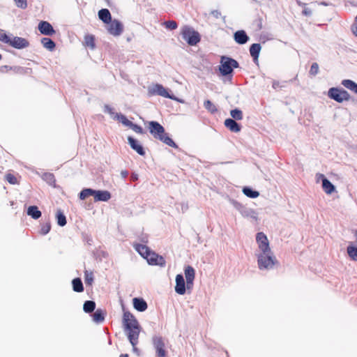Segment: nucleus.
Returning <instances> with one entry per match:
<instances>
[{"instance_id":"6e6d98bb","label":"nucleus","mask_w":357,"mask_h":357,"mask_svg":"<svg viewBox=\"0 0 357 357\" xmlns=\"http://www.w3.org/2000/svg\"><path fill=\"white\" fill-rule=\"evenodd\" d=\"M120 357H129V356L127 354H122L120 355Z\"/></svg>"},{"instance_id":"dca6fc26","label":"nucleus","mask_w":357,"mask_h":357,"mask_svg":"<svg viewBox=\"0 0 357 357\" xmlns=\"http://www.w3.org/2000/svg\"><path fill=\"white\" fill-rule=\"evenodd\" d=\"M175 291L180 295H183L185 293V284L183 276L178 274L176 276V286Z\"/></svg>"},{"instance_id":"79ce46f5","label":"nucleus","mask_w":357,"mask_h":357,"mask_svg":"<svg viewBox=\"0 0 357 357\" xmlns=\"http://www.w3.org/2000/svg\"><path fill=\"white\" fill-rule=\"evenodd\" d=\"M84 279L86 284L91 285L93 282V275L92 272L85 271Z\"/></svg>"},{"instance_id":"09e8293b","label":"nucleus","mask_w":357,"mask_h":357,"mask_svg":"<svg viewBox=\"0 0 357 357\" xmlns=\"http://www.w3.org/2000/svg\"><path fill=\"white\" fill-rule=\"evenodd\" d=\"M121 174L122 177L125 178L128 176V172L126 170H123V171H121Z\"/></svg>"},{"instance_id":"3c124183","label":"nucleus","mask_w":357,"mask_h":357,"mask_svg":"<svg viewBox=\"0 0 357 357\" xmlns=\"http://www.w3.org/2000/svg\"><path fill=\"white\" fill-rule=\"evenodd\" d=\"M131 179L132 181H137L138 179V175L135 174H132L131 175Z\"/></svg>"},{"instance_id":"ea45409f","label":"nucleus","mask_w":357,"mask_h":357,"mask_svg":"<svg viewBox=\"0 0 357 357\" xmlns=\"http://www.w3.org/2000/svg\"><path fill=\"white\" fill-rule=\"evenodd\" d=\"M342 85L344 86L346 89L350 90L351 91L353 90L356 83L351 79H343L341 82Z\"/></svg>"},{"instance_id":"f257e3e1","label":"nucleus","mask_w":357,"mask_h":357,"mask_svg":"<svg viewBox=\"0 0 357 357\" xmlns=\"http://www.w3.org/2000/svg\"><path fill=\"white\" fill-rule=\"evenodd\" d=\"M123 322L128 335V338L133 349L136 350V345L138 344L140 333V326L134 315L130 312H125L123 313Z\"/></svg>"},{"instance_id":"58836bf2","label":"nucleus","mask_w":357,"mask_h":357,"mask_svg":"<svg viewBox=\"0 0 357 357\" xmlns=\"http://www.w3.org/2000/svg\"><path fill=\"white\" fill-rule=\"evenodd\" d=\"M162 25L167 29L174 30L177 29L178 24L174 20L165 21L162 23Z\"/></svg>"},{"instance_id":"13d9d810","label":"nucleus","mask_w":357,"mask_h":357,"mask_svg":"<svg viewBox=\"0 0 357 357\" xmlns=\"http://www.w3.org/2000/svg\"><path fill=\"white\" fill-rule=\"evenodd\" d=\"M354 235H355V237H356V242H357V230H356V231H354Z\"/></svg>"},{"instance_id":"393cba45","label":"nucleus","mask_w":357,"mask_h":357,"mask_svg":"<svg viewBox=\"0 0 357 357\" xmlns=\"http://www.w3.org/2000/svg\"><path fill=\"white\" fill-rule=\"evenodd\" d=\"M84 45L86 47L93 50L96 47L95 37L91 34H87L84 38Z\"/></svg>"},{"instance_id":"aec40b11","label":"nucleus","mask_w":357,"mask_h":357,"mask_svg":"<svg viewBox=\"0 0 357 357\" xmlns=\"http://www.w3.org/2000/svg\"><path fill=\"white\" fill-rule=\"evenodd\" d=\"M135 250L144 258L145 259L149 252L151 251L149 247L145 245L140 243H133L132 245Z\"/></svg>"},{"instance_id":"4c0bfd02","label":"nucleus","mask_w":357,"mask_h":357,"mask_svg":"<svg viewBox=\"0 0 357 357\" xmlns=\"http://www.w3.org/2000/svg\"><path fill=\"white\" fill-rule=\"evenodd\" d=\"M57 223L59 225L63 227L66 225V218L63 213L59 211L56 213Z\"/></svg>"},{"instance_id":"412c9836","label":"nucleus","mask_w":357,"mask_h":357,"mask_svg":"<svg viewBox=\"0 0 357 357\" xmlns=\"http://www.w3.org/2000/svg\"><path fill=\"white\" fill-rule=\"evenodd\" d=\"M133 306L139 312H144L147 309L146 302L141 298H134L132 299Z\"/></svg>"},{"instance_id":"37998d69","label":"nucleus","mask_w":357,"mask_h":357,"mask_svg":"<svg viewBox=\"0 0 357 357\" xmlns=\"http://www.w3.org/2000/svg\"><path fill=\"white\" fill-rule=\"evenodd\" d=\"M10 39V37L8 36L3 30L0 29V40L6 44H8Z\"/></svg>"},{"instance_id":"2eb2a0df","label":"nucleus","mask_w":357,"mask_h":357,"mask_svg":"<svg viewBox=\"0 0 357 357\" xmlns=\"http://www.w3.org/2000/svg\"><path fill=\"white\" fill-rule=\"evenodd\" d=\"M38 29L42 34L47 36H52L55 33L52 26L46 21H42L39 23Z\"/></svg>"},{"instance_id":"8fccbe9b","label":"nucleus","mask_w":357,"mask_h":357,"mask_svg":"<svg viewBox=\"0 0 357 357\" xmlns=\"http://www.w3.org/2000/svg\"><path fill=\"white\" fill-rule=\"evenodd\" d=\"M314 75L317 74L318 73V65L316 63H314Z\"/></svg>"},{"instance_id":"5701e85b","label":"nucleus","mask_w":357,"mask_h":357,"mask_svg":"<svg viewBox=\"0 0 357 357\" xmlns=\"http://www.w3.org/2000/svg\"><path fill=\"white\" fill-rule=\"evenodd\" d=\"M98 17L104 23H109L112 20L111 13L107 8L98 11Z\"/></svg>"},{"instance_id":"6e6552de","label":"nucleus","mask_w":357,"mask_h":357,"mask_svg":"<svg viewBox=\"0 0 357 357\" xmlns=\"http://www.w3.org/2000/svg\"><path fill=\"white\" fill-rule=\"evenodd\" d=\"M107 26V30L109 34L114 36H119L123 31V25L118 20H111Z\"/></svg>"},{"instance_id":"4be33fe9","label":"nucleus","mask_w":357,"mask_h":357,"mask_svg":"<svg viewBox=\"0 0 357 357\" xmlns=\"http://www.w3.org/2000/svg\"><path fill=\"white\" fill-rule=\"evenodd\" d=\"M248 38H249L247 36L246 33L243 30L237 31L234 33V40L237 43L240 45L246 43L247 41L248 40Z\"/></svg>"},{"instance_id":"49530a36","label":"nucleus","mask_w":357,"mask_h":357,"mask_svg":"<svg viewBox=\"0 0 357 357\" xmlns=\"http://www.w3.org/2000/svg\"><path fill=\"white\" fill-rule=\"evenodd\" d=\"M351 31L354 33V35L357 37V22H356V20H354V24L351 25Z\"/></svg>"},{"instance_id":"f03ea898","label":"nucleus","mask_w":357,"mask_h":357,"mask_svg":"<svg viewBox=\"0 0 357 357\" xmlns=\"http://www.w3.org/2000/svg\"><path fill=\"white\" fill-rule=\"evenodd\" d=\"M149 130L154 138L160 140L171 147H177L176 143L167 135L163 126L158 122L153 121L149 122Z\"/></svg>"},{"instance_id":"b1692460","label":"nucleus","mask_w":357,"mask_h":357,"mask_svg":"<svg viewBox=\"0 0 357 357\" xmlns=\"http://www.w3.org/2000/svg\"><path fill=\"white\" fill-rule=\"evenodd\" d=\"M261 45L259 43H254L250 47V53L254 61H257L261 51Z\"/></svg>"},{"instance_id":"1a4fd4ad","label":"nucleus","mask_w":357,"mask_h":357,"mask_svg":"<svg viewBox=\"0 0 357 357\" xmlns=\"http://www.w3.org/2000/svg\"><path fill=\"white\" fill-rule=\"evenodd\" d=\"M256 241L257 243L259 249L261 252H269L271 250L269 245V241L264 233H257L256 236Z\"/></svg>"},{"instance_id":"423d86ee","label":"nucleus","mask_w":357,"mask_h":357,"mask_svg":"<svg viewBox=\"0 0 357 357\" xmlns=\"http://www.w3.org/2000/svg\"><path fill=\"white\" fill-rule=\"evenodd\" d=\"M328 96L331 99L340 103L349 101L351 99L350 94L346 90L338 87L331 88L328 90Z\"/></svg>"},{"instance_id":"4468645a","label":"nucleus","mask_w":357,"mask_h":357,"mask_svg":"<svg viewBox=\"0 0 357 357\" xmlns=\"http://www.w3.org/2000/svg\"><path fill=\"white\" fill-rule=\"evenodd\" d=\"M186 279V286L188 289L192 287L195 276V269L191 266H187L184 270Z\"/></svg>"},{"instance_id":"5fc2aeb1","label":"nucleus","mask_w":357,"mask_h":357,"mask_svg":"<svg viewBox=\"0 0 357 357\" xmlns=\"http://www.w3.org/2000/svg\"><path fill=\"white\" fill-rule=\"evenodd\" d=\"M351 91L354 92V93L357 94V84H356V86H354V88L353 89V90Z\"/></svg>"},{"instance_id":"c03bdc74","label":"nucleus","mask_w":357,"mask_h":357,"mask_svg":"<svg viewBox=\"0 0 357 357\" xmlns=\"http://www.w3.org/2000/svg\"><path fill=\"white\" fill-rule=\"evenodd\" d=\"M129 128H130L136 133H138V134H143L144 133L143 128L140 126L135 124L132 122L130 124V126H129Z\"/></svg>"},{"instance_id":"f3484780","label":"nucleus","mask_w":357,"mask_h":357,"mask_svg":"<svg viewBox=\"0 0 357 357\" xmlns=\"http://www.w3.org/2000/svg\"><path fill=\"white\" fill-rule=\"evenodd\" d=\"M93 197L95 202H107L111 198V194L107 190H95Z\"/></svg>"},{"instance_id":"39448f33","label":"nucleus","mask_w":357,"mask_h":357,"mask_svg":"<svg viewBox=\"0 0 357 357\" xmlns=\"http://www.w3.org/2000/svg\"><path fill=\"white\" fill-rule=\"evenodd\" d=\"M181 35L187 43L192 46L196 45L201 40L199 33L188 26L182 27Z\"/></svg>"},{"instance_id":"a211bd4d","label":"nucleus","mask_w":357,"mask_h":357,"mask_svg":"<svg viewBox=\"0 0 357 357\" xmlns=\"http://www.w3.org/2000/svg\"><path fill=\"white\" fill-rule=\"evenodd\" d=\"M128 143H129L130 147L133 150H135L138 154H139L140 155H145V151H144L142 146L141 144H139V142L136 139H135L132 137H128Z\"/></svg>"},{"instance_id":"20e7f679","label":"nucleus","mask_w":357,"mask_h":357,"mask_svg":"<svg viewBox=\"0 0 357 357\" xmlns=\"http://www.w3.org/2000/svg\"><path fill=\"white\" fill-rule=\"evenodd\" d=\"M238 66V63L235 59L222 56L220 59L219 70L222 76H227L231 75L234 68H237Z\"/></svg>"},{"instance_id":"603ef678","label":"nucleus","mask_w":357,"mask_h":357,"mask_svg":"<svg viewBox=\"0 0 357 357\" xmlns=\"http://www.w3.org/2000/svg\"><path fill=\"white\" fill-rule=\"evenodd\" d=\"M3 69H5V70H6V71H8V70H12V69H13V68H12V67H8V66H3V67L1 68V71H3Z\"/></svg>"},{"instance_id":"72a5a7b5","label":"nucleus","mask_w":357,"mask_h":357,"mask_svg":"<svg viewBox=\"0 0 357 357\" xmlns=\"http://www.w3.org/2000/svg\"><path fill=\"white\" fill-rule=\"evenodd\" d=\"M205 109L211 114H215L218 112L216 106L209 100H206L204 102Z\"/></svg>"},{"instance_id":"e433bc0d","label":"nucleus","mask_w":357,"mask_h":357,"mask_svg":"<svg viewBox=\"0 0 357 357\" xmlns=\"http://www.w3.org/2000/svg\"><path fill=\"white\" fill-rule=\"evenodd\" d=\"M5 179L12 185L19 184L20 181L18 178L11 173H8L5 176Z\"/></svg>"},{"instance_id":"a878e982","label":"nucleus","mask_w":357,"mask_h":357,"mask_svg":"<svg viewBox=\"0 0 357 357\" xmlns=\"http://www.w3.org/2000/svg\"><path fill=\"white\" fill-rule=\"evenodd\" d=\"M27 215L37 220L41 216V212L36 206H31L27 209Z\"/></svg>"},{"instance_id":"a18cd8bd","label":"nucleus","mask_w":357,"mask_h":357,"mask_svg":"<svg viewBox=\"0 0 357 357\" xmlns=\"http://www.w3.org/2000/svg\"><path fill=\"white\" fill-rule=\"evenodd\" d=\"M15 2L19 8H25L27 6L26 0H15Z\"/></svg>"},{"instance_id":"9b49d317","label":"nucleus","mask_w":357,"mask_h":357,"mask_svg":"<svg viewBox=\"0 0 357 357\" xmlns=\"http://www.w3.org/2000/svg\"><path fill=\"white\" fill-rule=\"evenodd\" d=\"M149 93L151 95H159L165 98H171V96L169 94L167 90L162 84H154L151 88L149 89Z\"/></svg>"},{"instance_id":"9d476101","label":"nucleus","mask_w":357,"mask_h":357,"mask_svg":"<svg viewBox=\"0 0 357 357\" xmlns=\"http://www.w3.org/2000/svg\"><path fill=\"white\" fill-rule=\"evenodd\" d=\"M148 264L152 266H159L163 267L165 266L166 261L164 257L153 251H151L148 256L145 258Z\"/></svg>"},{"instance_id":"c756f323","label":"nucleus","mask_w":357,"mask_h":357,"mask_svg":"<svg viewBox=\"0 0 357 357\" xmlns=\"http://www.w3.org/2000/svg\"><path fill=\"white\" fill-rule=\"evenodd\" d=\"M96 308V303L93 301H86L84 303L83 310L86 313H91L94 311Z\"/></svg>"},{"instance_id":"c85d7f7f","label":"nucleus","mask_w":357,"mask_h":357,"mask_svg":"<svg viewBox=\"0 0 357 357\" xmlns=\"http://www.w3.org/2000/svg\"><path fill=\"white\" fill-rule=\"evenodd\" d=\"M41 43L43 47L50 51H52L55 48L54 42L49 38H43L41 39Z\"/></svg>"},{"instance_id":"ddd939ff","label":"nucleus","mask_w":357,"mask_h":357,"mask_svg":"<svg viewBox=\"0 0 357 357\" xmlns=\"http://www.w3.org/2000/svg\"><path fill=\"white\" fill-rule=\"evenodd\" d=\"M8 45L17 49H22L27 47L29 43L25 38L16 36L10 38Z\"/></svg>"},{"instance_id":"bb28decb","label":"nucleus","mask_w":357,"mask_h":357,"mask_svg":"<svg viewBox=\"0 0 357 357\" xmlns=\"http://www.w3.org/2000/svg\"><path fill=\"white\" fill-rule=\"evenodd\" d=\"M105 312L102 309H97L93 314V320L97 323L102 322L105 319Z\"/></svg>"},{"instance_id":"680f3d73","label":"nucleus","mask_w":357,"mask_h":357,"mask_svg":"<svg viewBox=\"0 0 357 357\" xmlns=\"http://www.w3.org/2000/svg\"><path fill=\"white\" fill-rule=\"evenodd\" d=\"M355 20H356V22H357V15H356V18H355Z\"/></svg>"},{"instance_id":"864d4df0","label":"nucleus","mask_w":357,"mask_h":357,"mask_svg":"<svg viewBox=\"0 0 357 357\" xmlns=\"http://www.w3.org/2000/svg\"><path fill=\"white\" fill-rule=\"evenodd\" d=\"M317 4L319 5H324V6H328L329 3L326 1H323V2H318L317 1Z\"/></svg>"},{"instance_id":"473e14b6","label":"nucleus","mask_w":357,"mask_h":357,"mask_svg":"<svg viewBox=\"0 0 357 357\" xmlns=\"http://www.w3.org/2000/svg\"><path fill=\"white\" fill-rule=\"evenodd\" d=\"M95 190L91 188H85L80 192L79 199L82 200H84L90 196H93Z\"/></svg>"},{"instance_id":"f8f14e48","label":"nucleus","mask_w":357,"mask_h":357,"mask_svg":"<svg viewBox=\"0 0 357 357\" xmlns=\"http://www.w3.org/2000/svg\"><path fill=\"white\" fill-rule=\"evenodd\" d=\"M321 179L322 182V188L324 191L328 195L332 194L335 190V186L331 183L330 181H328L323 174H317V181Z\"/></svg>"},{"instance_id":"7c9ffc66","label":"nucleus","mask_w":357,"mask_h":357,"mask_svg":"<svg viewBox=\"0 0 357 357\" xmlns=\"http://www.w3.org/2000/svg\"><path fill=\"white\" fill-rule=\"evenodd\" d=\"M347 251L350 259L357 261V248L354 245H349L347 248Z\"/></svg>"},{"instance_id":"a19ab883","label":"nucleus","mask_w":357,"mask_h":357,"mask_svg":"<svg viewBox=\"0 0 357 357\" xmlns=\"http://www.w3.org/2000/svg\"><path fill=\"white\" fill-rule=\"evenodd\" d=\"M116 118L121 121L124 126H130L132 122L129 121L126 116L122 114H116Z\"/></svg>"},{"instance_id":"cd10ccee","label":"nucleus","mask_w":357,"mask_h":357,"mask_svg":"<svg viewBox=\"0 0 357 357\" xmlns=\"http://www.w3.org/2000/svg\"><path fill=\"white\" fill-rule=\"evenodd\" d=\"M73 289L76 292H82L84 291V287L82 282L80 278H77L73 280Z\"/></svg>"},{"instance_id":"2f4dec72","label":"nucleus","mask_w":357,"mask_h":357,"mask_svg":"<svg viewBox=\"0 0 357 357\" xmlns=\"http://www.w3.org/2000/svg\"><path fill=\"white\" fill-rule=\"evenodd\" d=\"M243 192L250 198H257L259 196V192L258 191L253 190L248 187L243 188Z\"/></svg>"},{"instance_id":"c9c22d12","label":"nucleus","mask_w":357,"mask_h":357,"mask_svg":"<svg viewBox=\"0 0 357 357\" xmlns=\"http://www.w3.org/2000/svg\"><path fill=\"white\" fill-rule=\"evenodd\" d=\"M230 115L232 117V119L239 121L243 119V112L239 109H234L230 111Z\"/></svg>"},{"instance_id":"7ed1b4c3","label":"nucleus","mask_w":357,"mask_h":357,"mask_svg":"<svg viewBox=\"0 0 357 357\" xmlns=\"http://www.w3.org/2000/svg\"><path fill=\"white\" fill-rule=\"evenodd\" d=\"M277 262L278 261L271 250L269 252H261L257 255L258 266L261 270L272 268Z\"/></svg>"},{"instance_id":"f704fd0d","label":"nucleus","mask_w":357,"mask_h":357,"mask_svg":"<svg viewBox=\"0 0 357 357\" xmlns=\"http://www.w3.org/2000/svg\"><path fill=\"white\" fill-rule=\"evenodd\" d=\"M51 229V223L50 220L43 223L40 226L39 234L41 235H46Z\"/></svg>"},{"instance_id":"4d7b16f0","label":"nucleus","mask_w":357,"mask_h":357,"mask_svg":"<svg viewBox=\"0 0 357 357\" xmlns=\"http://www.w3.org/2000/svg\"><path fill=\"white\" fill-rule=\"evenodd\" d=\"M106 108H107V109L108 110L109 112L112 113V108H110L108 106H106Z\"/></svg>"},{"instance_id":"bf43d9fd","label":"nucleus","mask_w":357,"mask_h":357,"mask_svg":"<svg viewBox=\"0 0 357 357\" xmlns=\"http://www.w3.org/2000/svg\"><path fill=\"white\" fill-rule=\"evenodd\" d=\"M354 235H355V237H356V242H357V230H356V231H354Z\"/></svg>"},{"instance_id":"de8ad7c7","label":"nucleus","mask_w":357,"mask_h":357,"mask_svg":"<svg viewBox=\"0 0 357 357\" xmlns=\"http://www.w3.org/2000/svg\"><path fill=\"white\" fill-rule=\"evenodd\" d=\"M210 14L211 15H213L214 17H215L216 19L219 18L221 15L220 12H219L217 10H212Z\"/></svg>"},{"instance_id":"0eeeda50","label":"nucleus","mask_w":357,"mask_h":357,"mask_svg":"<svg viewBox=\"0 0 357 357\" xmlns=\"http://www.w3.org/2000/svg\"><path fill=\"white\" fill-rule=\"evenodd\" d=\"M152 343L155 350L157 357H166L167 352L165 349V340L161 336L152 337Z\"/></svg>"},{"instance_id":"052dcab7","label":"nucleus","mask_w":357,"mask_h":357,"mask_svg":"<svg viewBox=\"0 0 357 357\" xmlns=\"http://www.w3.org/2000/svg\"><path fill=\"white\" fill-rule=\"evenodd\" d=\"M312 68H313V66H312L310 69V73H311L312 71Z\"/></svg>"},{"instance_id":"6ab92c4d","label":"nucleus","mask_w":357,"mask_h":357,"mask_svg":"<svg viewBox=\"0 0 357 357\" xmlns=\"http://www.w3.org/2000/svg\"><path fill=\"white\" fill-rule=\"evenodd\" d=\"M225 126L231 132H238L241 131V126L232 119H227L224 122Z\"/></svg>"}]
</instances>
